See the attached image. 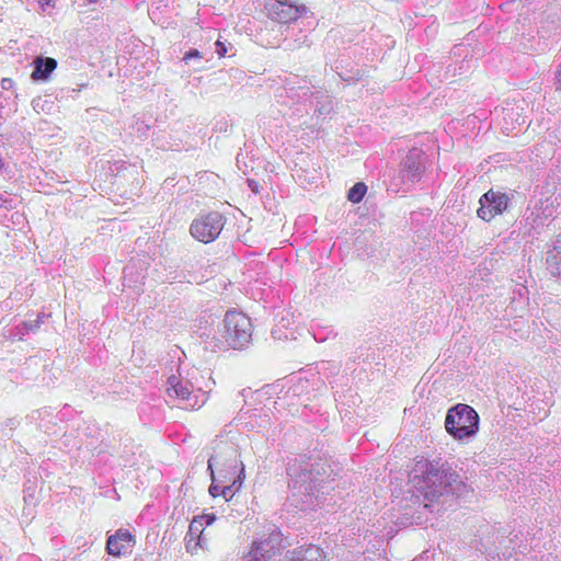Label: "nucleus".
Masks as SVG:
<instances>
[{
    "label": "nucleus",
    "mask_w": 561,
    "mask_h": 561,
    "mask_svg": "<svg viewBox=\"0 0 561 561\" xmlns=\"http://www.w3.org/2000/svg\"><path fill=\"white\" fill-rule=\"evenodd\" d=\"M289 496L296 506H317L329 501L334 491L332 470L327 461L313 458H294L287 463Z\"/></svg>",
    "instance_id": "1"
},
{
    "label": "nucleus",
    "mask_w": 561,
    "mask_h": 561,
    "mask_svg": "<svg viewBox=\"0 0 561 561\" xmlns=\"http://www.w3.org/2000/svg\"><path fill=\"white\" fill-rule=\"evenodd\" d=\"M410 479L417 496L428 502L425 507H431L444 495L461 496L469 491L468 485L447 462L439 465L421 460L415 465Z\"/></svg>",
    "instance_id": "2"
},
{
    "label": "nucleus",
    "mask_w": 561,
    "mask_h": 561,
    "mask_svg": "<svg viewBox=\"0 0 561 561\" xmlns=\"http://www.w3.org/2000/svg\"><path fill=\"white\" fill-rule=\"evenodd\" d=\"M283 542V534L279 530H273L266 538L253 541L243 559L244 561H325L324 552L314 545L288 550L283 556L282 551L286 548Z\"/></svg>",
    "instance_id": "3"
},
{
    "label": "nucleus",
    "mask_w": 561,
    "mask_h": 561,
    "mask_svg": "<svg viewBox=\"0 0 561 561\" xmlns=\"http://www.w3.org/2000/svg\"><path fill=\"white\" fill-rule=\"evenodd\" d=\"M427 157L419 148H412L401 160L390 178L389 187L393 192H409L419 183L426 170Z\"/></svg>",
    "instance_id": "4"
},
{
    "label": "nucleus",
    "mask_w": 561,
    "mask_h": 561,
    "mask_svg": "<svg viewBox=\"0 0 561 561\" xmlns=\"http://www.w3.org/2000/svg\"><path fill=\"white\" fill-rule=\"evenodd\" d=\"M296 79L297 77H294L291 81H288L283 87V93L279 96L283 98L285 95L291 104L302 103L306 107V113L312 110L313 114L318 117L329 115L332 112L333 105L327 92L314 90L313 87L310 88L307 84L296 85Z\"/></svg>",
    "instance_id": "5"
},
{
    "label": "nucleus",
    "mask_w": 561,
    "mask_h": 561,
    "mask_svg": "<svg viewBox=\"0 0 561 561\" xmlns=\"http://www.w3.org/2000/svg\"><path fill=\"white\" fill-rule=\"evenodd\" d=\"M220 343L233 350L247 347L252 340V323L242 312L229 310L218 329Z\"/></svg>",
    "instance_id": "6"
},
{
    "label": "nucleus",
    "mask_w": 561,
    "mask_h": 561,
    "mask_svg": "<svg viewBox=\"0 0 561 561\" xmlns=\"http://www.w3.org/2000/svg\"><path fill=\"white\" fill-rule=\"evenodd\" d=\"M445 428L455 439L470 438L479 430V415L472 407L458 403L447 411Z\"/></svg>",
    "instance_id": "7"
},
{
    "label": "nucleus",
    "mask_w": 561,
    "mask_h": 561,
    "mask_svg": "<svg viewBox=\"0 0 561 561\" xmlns=\"http://www.w3.org/2000/svg\"><path fill=\"white\" fill-rule=\"evenodd\" d=\"M167 392L171 399H176L179 407L184 410L199 409L207 400L206 392L201 389L194 392L188 380H182L175 375L168 378Z\"/></svg>",
    "instance_id": "8"
},
{
    "label": "nucleus",
    "mask_w": 561,
    "mask_h": 561,
    "mask_svg": "<svg viewBox=\"0 0 561 561\" xmlns=\"http://www.w3.org/2000/svg\"><path fill=\"white\" fill-rule=\"evenodd\" d=\"M240 456L237 445L229 442H220L215 447V454L208 459L207 470L213 473L214 467L218 466L220 467L218 470L219 477L228 479V473L242 463Z\"/></svg>",
    "instance_id": "9"
},
{
    "label": "nucleus",
    "mask_w": 561,
    "mask_h": 561,
    "mask_svg": "<svg viewBox=\"0 0 561 561\" xmlns=\"http://www.w3.org/2000/svg\"><path fill=\"white\" fill-rule=\"evenodd\" d=\"M225 224L226 218L221 213L209 211L193 220L190 232L196 240L209 243L218 238Z\"/></svg>",
    "instance_id": "10"
},
{
    "label": "nucleus",
    "mask_w": 561,
    "mask_h": 561,
    "mask_svg": "<svg viewBox=\"0 0 561 561\" xmlns=\"http://www.w3.org/2000/svg\"><path fill=\"white\" fill-rule=\"evenodd\" d=\"M479 203L478 217L484 221H490L496 215H501L507 209L510 197L505 193L490 190L480 197Z\"/></svg>",
    "instance_id": "11"
},
{
    "label": "nucleus",
    "mask_w": 561,
    "mask_h": 561,
    "mask_svg": "<svg viewBox=\"0 0 561 561\" xmlns=\"http://www.w3.org/2000/svg\"><path fill=\"white\" fill-rule=\"evenodd\" d=\"M265 10L270 19L279 23H289L296 21L306 11V7L294 5L287 1L268 0L265 3Z\"/></svg>",
    "instance_id": "12"
},
{
    "label": "nucleus",
    "mask_w": 561,
    "mask_h": 561,
    "mask_svg": "<svg viewBox=\"0 0 561 561\" xmlns=\"http://www.w3.org/2000/svg\"><path fill=\"white\" fill-rule=\"evenodd\" d=\"M135 543L136 540L128 530L118 529L114 535L107 538L106 551L114 557H124L131 553Z\"/></svg>",
    "instance_id": "13"
},
{
    "label": "nucleus",
    "mask_w": 561,
    "mask_h": 561,
    "mask_svg": "<svg viewBox=\"0 0 561 561\" xmlns=\"http://www.w3.org/2000/svg\"><path fill=\"white\" fill-rule=\"evenodd\" d=\"M33 72L31 75L34 81H46L57 67V61L50 57H36L33 61Z\"/></svg>",
    "instance_id": "14"
},
{
    "label": "nucleus",
    "mask_w": 561,
    "mask_h": 561,
    "mask_svg": "<svg viewBox=\"0 0 561 561\" xmlns=\"http://www.w3.org/2000/svg\"><path fill=\"white\" fill-rule=\"evenodd\" d=\"M546 263L550 273L561 279V236L552 242V247L548 250Z\"/></svg>",
    "instance_id": "15"
},
{
    "label": "nucleus",
    "mask_w": 561,
    "mask_h": 561,
    "mask_svg": "<svg viewBox=\"0 0 561 561\" xmlns=\"http://www.w3.org/2000/svg\"><path fill=\"white\" fill-rule=\"evenodd\" d=\"M215 515L204 514L196 516L190 524V535L203 534V525L209 526L215 520Z\"/></svg>",
    "instance_id": "16"
},
{
    "label": "nucleus",
    "mask_w": 561,
    "mask_h": 561,
    "mask_svg": "<svg viewBox=\"0 0 561 561\" xmlns=\"http://www.w3.org/2000/svg\"><path fill=\"white\" fill-rule=\"evenodd\" d=\"M184 540H185L186 551L192 554L197 551V548H203V541H204L203 534L190 535V530H188Z\"/></svg>",
    "instance_id": "17"
},
{
    "label": "nucleus",
    "mask_w": 561,
    "mask_h": 561,
    "mask_svg": "<svg viewBox=\"0 0 561 561\" xmlns=\"http://www.w3.org/2000/svg\"><path fill=\"white\" fill-rule=\"evenodd\" d=\"M366 191L367 186L365 185V183L358 182L350 188L347 193V198L352 203H359L364 198Z\"/></svg>",
    "instance_id": "18"
},
{
    "label": "nucleus",
    "mask_w": 561,
    "mask_h": 561,
    "mask_svg": "<svg viewBox=\"0 0 561 561\" xmlns=\"http://www.w3.org/2000/svg\"><path fill=\"white\" fill-rule=\"evenodd\" d=\"M528 301V289L523 285H518L513 290L512 304L522 305Z\"/></svg>",
    "instance_id": "19"
},
{
    "label": "nucleus",
    "mask_w": 561,
    "mask_h": 561,
    "mask_svg": "<svg viewBox=\"0 0 561 561\" xmlns=\"http://www.w3.org/2000/svg\"><path fill=\"white\" fill-rule=\"evenodd\" d=\"M210 478H211V484L209 485V494L213 496V497H216V496H219L220 495V490H221V485L222 484L220 482V480L222 479L221 477L218 476V478L216 477L215 474V471H213V473L210 472Z\"/></svg>",
    "instance_id": "20"
},
{
    "label": "nucleus",
    "mask_w": 561,
    "mask_h": 561,
    "mask_svg": "<svg viewBox=\"0 0 561 561\" xmlns=\"http://www.w3.org/2000/svg\"><path fill=\"white\" fill-rule=\"evenodd\" d=\"M228 479H234L237 482L243 484L245 479V469L243 462L240 465V467L232 469V471L228 473Z\"/></svg>",
    "instance_id": "21"
},
{
    "label": "nucleus",
    "mask_w": 561,
    "mask_h": 561,
    "mask_svg": "<svg viewBox=\"0 0 561 561\" xmlns=\"http://www.w3.org/2000/svg\"><path fill=\"white\" fill-rule=\"evenodd\" d=\"M45 314H38L37 319L34 321H26L23 323L27 332H34L36 329L39 328L41 323L44 321Z\"/></svg>",
    "instance_id": "22"
},
{
    "label": "nucleus",
    "mask_w": 561,
    "mask_h": 561,
    "mask_svg": "<svg viewBox=\"0 0 561 561\" xmlns=\"http://www.w3.org/2000/svg\"><path fill=\"white\" fill-rule=\"evenodd\" d=\"M228 46H231L230 44H226L221 41H216L215 43V47H216V53L219 57H225L226 54L228 53Z\"/></svg>",
    "instance_id": "23"
},
{
    "label": "nucleus",
    "mask_w": 561,
    "mask_h": 561,
    "mask_svg": "<svg viewBox=\"0 0 561 561\" xmlns=\"http://www.w3.org/2000/svg\"><path fill=\"white\" fill-rule=\"evenodd\" d=\"M203 56L198 49L191 48L188 51L184 54L183 60L187 62L191 59H202Z\"/></svg>",
    "instance_id": "24"
},
{
    "label": "nucleus",
    "mask_w": 561,
    "mask_h": 561,
    "mask_svg": "<svg viewBox=\"0 0 561 561\" xmlns=\"http://www.w3.org/2000/svg\"><path fill=\"white\" fill-rule=\"evenodd\" d=\"M236 492L229 488V485H222L220 490V495L225 499L226 502H229L232 500Z\"/></svg>",
    "instance_id": "25"
},
{
    "label": "nucleus",
    "mask_w": 561,
    "mask_h": 561,
    "mask_svg": "<svg viewBox=\"0 0 561 561\" xmlns=\"http://www.w3.org/2000/svg\"><path fill=\"white\" fill-rule=\"evenodd\" d=\"M220 482L221 483H228L229 482V484H228L229 488L232 489L234 492H238L241 489V486H242V484L240 482H237L234 479H225V478H222L220 480Z\"/></svg>",
    "instance_id": "26"
},
{
    "label": "nucleus",
    "mask_w": 561,
    "mask_h": 561,
    "mask_svg": "<svg viewBox=\"0 0 561 561\" xmlns=\"http://www.w3.org/2000/svg\"><path fill=\"white\" fill-rule=\"evenodd\" d=\"M0 208H12V201L9 199L3 193H0Z\"/></svg>",
    "instance_id": "27"
},
{
    "label": "nucleus",
    "mask_w": 561,
    "mask_h": 561,
    "mask_svg": "<svg viewBox=\"0 0 561 561\" xmlns=\"http://www.w3.org/2000/svg\"><path fill=\"white\" fill-rule=\"evenodd\" d=\"M2 90H11L14 88V81L11 78H3L0 82Z\"/></svg>",
    "instance_id": "28"
},
{
    "label": "nucleus",
    "mask_w": 561,
    "mask_h": 561,
    "mask_svg": "<svg viewBox=\"0 0 561 561\" xmlns=\"http://www.w3.org/2000/svg\"><path fill=\"white\" fill-rule=\"evenodd\" d=\"M554 85L557 90H561V64L559 65L554 75Z\"/></svg>",
    "instance_id": "29"
},
{
    "label": "nucleus",
    "mask_w": 561,
    "mask_h": 561,
    "mask_svg": "<svg viewBox=\"0 0 561 561\" xmlns=\"http://www.w3.org/2000/svg\"><path fill=\"white\" fill-rule=\"evenodd\" d=\"M149 126L146 125L144 122H141L138 126V131L141 133L142 136H146V133L148 131Z\"/></svg>",
    "instance_id": "30"
},
{
    "label": "nucleus",
    "mask_w": 561,
    "mask_h": 561,
    "mask_svg": "<svg viewBox=\"0 0 561 561\" xmlns=\"http://www.w3.org/2000/svg\"><path fill=\"white\" fill-rule=\"evenodd\" d=\"M412 561H430V560H428V556L426 554V552H424L419 558H416V559H414Z\"/></svg>",
    "instance_id": "31"
},
{
    "label": "nucleus",
    "mask_w": 561,
    "mask_h": 561,
    "mask_svg": "<svg viewBox=\"0 0 561 561\" xmlns=\"http://www.w3.org/2000/svg\"><path fill=\"white\" fill-rule=\"evenodd\" d=\"M39 102H41V100H33L34 110H37V107H39Z\"/></svg>",
    "instance_id": "32"
},
{
    "label": "nucleus",
    "mask_w": 561,
    "mask_h": 561,
    "mask_svg": "<svg viewBox=\"0 0 561 561\" xmlns=\"http://www.w3.org/2000/svg\"><path fill=\"white\" fill-rule=\"evenodd\" d=\"M98 0H89L90 3H94L96 2Z\"/></svg>",
    "instance_id": "33"
},
{
    "label": "nucleus",
    "mask_w": 561,
    "mask_h": 561,
    "mask_svg": "<svg viewBox=\"0 0 561 561\" xmlns=\"http://www.w3.org/2000/svg\"><path fill=\"white\" fill-rule=\"evenodd\" d=\"M47 3L49 2V0H45Z\"/></svg>",
    "instance_id": "34"
}]
</instances>
